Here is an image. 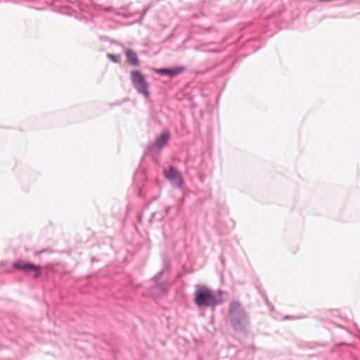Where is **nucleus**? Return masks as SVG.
Returning <instances> with one entry per match:
<instances>
[{
	"instance_id": "11",
	"label": "nucleus",
	"mask_w": 360,
	"mask_h": 360,
	"mask_svg": "<svg viewBox=\"0 0 360 360\" xmlns=\"http://www.w3.org/2000/svg\"><path fill=\"white\" fill-rule=\"evenodd\" d=\"M157 214L156 212H154L151 214V217L150 219V222L151 223L153 219H155V215Z\"/></svg>"
},
{
	"instance_id": "5",
	"label": "nucleus",
	"mask_w": 360,
	"mask_h": 360,
	"mask_svg": "<svg viewBox=\"0 0 360 360\" xmlns=\"http://www.w3.org/2000/svg\"><path fill=\"white\" fill-rule=\"evenodd\" d=\"M170 134L168 131H165L156 138L155 141L148 145L145 150V155H149L155 153H158L162 148L166 146L168 143Z\"/></svg>"
},
{
	"instance_id": "3",
	"label": "nucleus",
	"mask_w": 360,
	"mask_h": 360,
	"mask_svg": "<svg viewBox=\"0 0 360 360\" xmlns=\"http://www.w3.org/2000/svg\"><path fill=\"white\" fill-rule=\"evenodd\" d=\"M130 75L133 86L139 94L148 97V84L144 75L139 70H132Z\"/></svg>"
},
{
	"instance_id": "14",
	"label": "nucleus",
	"mask_w": 360,
	"mask_h": 360,
	"mask_svg": "<svg viewBox=\"0 0 360 360\" xmlns=\"http://www.w3.org/2000/svg\"><path fill=\"white\" fill-rule=\"evenodd\" d=\"M200 180L201 181V182H203V178H202V176H200Z\"/></svg>"
},
{
	"instance_id": "12",
	"label": "nucleus",
	"mask_w": 360,
	"mask_h": 360,
	"mask_svg": "<svg viewBox=\"0 0 360 360\" xmlns=\"http://www.w3.org/2000/svg\"><path fill=\"white\" fill-rule=\"evenodd\" d=\"M169 207H167V208L165 209V213H166V214H167V213L169 212Z\"/></svg>"
},
{
	"instance_id": "13",
	"label": "nucleus",
	"mask_w": 360,
	"mask_h": 360,
	"mask_svg": "<svg viewBox=\"0 0 360 360\" xmlns=\"http://www.w3.org/2000/svg\"><path fill=\"white\" fill-rule=\"evenodd\" d=\"M162 219H163V216H161V217H160L158 218V220H159V221H160V220H162Z\"/></svg>"
},
{
	"instance_id": "6",
	"label": "nucleus",
	"mask_w": 360,
	"mask_h": 360,
	"mask_svg": "<svg viewBox=\"0 0 360 360\" xmlns=\"http://www.w3.org/2000/svg\"><path fill=\"white\" fill-rule=\"evenodd\" d=\"M164 176L171 185L176 188H181L183 186V178L181 172L174 166H169L164 169Z\"/></svg>"
},
{
	"instance_id": "10",
	"label": "nucleus",
	"mask_w": 360,
	"mask_h": 360,
	"mask_svg": "<svg viewBox=\"0 0 360 360\" xmlns=\"http://www.w3.org/2000/svg\"><path fill=\"white\" fill-rule=\"evenodd\" d=\"M107 58L115 63H119L120 62V57L119 55H114L112 53H108Z\"/></svg>"
},
{
	"instance_id": "4",
	"label": "nucleus",
	"mask_w": 360,
	"mask_h": 360,
	"mask_svg": "<svg viewBox=\"0 0 360 360\" xmlns=\"http://www.w3.org/2000/svg\"><path fill=\"white\" fill-rule=\"evenodd\" d=\"M167 271V268H164L153 278L152 281L153 283L154 293H158L161 295H165L167 293V278L165 276Z\"/></svg>"
},
{
	"instance_id": "2",
	"label": "nucleus",
	"mask_w": 360,
	"mask_h": 360,
	"mask_svg": "<svg viewBox=\"0 0 360 360\" xmlns=\"http://www.w3.org/2000/svg\"><path fill=\"white\" fill-rule=\"evenodd\" d=\"M229 317L233 328L237 331H245L249 324L247 312L238 301H232L229 307Z\"/></svg>"
},
{
	"instance_id": "9",
	"label": "nucleus",
	"mask_w": 360,
	"mask_h": 360,
	"mask_svg": "<svg viewBox=\"0 0 360 360\" xmlns=\"http://www.w3.org/2000/svg\"><path fill=\"white\" fill-rule=\"evenodd\" d=\"M125 54L127 60H129L131 65L134 66L139 65V59L137 54L135 51H132L130 49H127L125 50Z\"/></svg>"
},
{
	"instance_id": "1",
	"label": "nucleus",
	"mask_w": 360,
	"mask_h": 360,
	"mask_svg": "<svg viewBox=\"0 0 360 360\" xmlns=\"http://www.w3.org/2000/svg\"><path fill=\"white\" fill-rule=\"evenodd\" d=\"M223 293L221 290H219L215 295L211 289L196 285L193 302L199 309L210 307L214 309L217 306L224 302Z\"/></svg>"
},
{
	"instance_id": "8",
	"label": "nucleus",
	"mask_w": 360,
	"mask_h": 360,
	"mask_svg": "<svg viewBox=\"0 0 360 360\" xmlns=\"http://www.w3.org/2000/svg\"><path fill=\"white\" fill-rule=\"evenodd\" d=\"M185 70L184 66H176L172 68L155 69V72L160 75H167L171 78L177 76Z\"/></svg>"
},
{
	"instance_id": "7",
	"label": "nucleus",
	"mask_w": 360,
	"mask_h": 360,
	"mask_svg": "<svg viewBox=\"0 0 360 360\" xmlns=\"http://www.w3.org/2000/svg\"><path fill=\"white\" fill-rule=\"evenodd\" d=\"M13 267L16 269L22 271L25 274L30 271L34 272V278H37L41 275V266L32 263H27L22 259L17 260L13 264Z\"/></svg>"
}]
</instances>
